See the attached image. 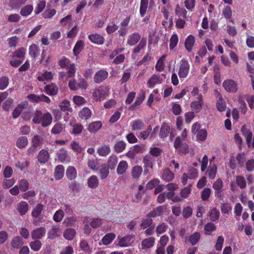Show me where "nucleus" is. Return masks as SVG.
Masks as SVG:
<instances>
[{"label": "nucleus", "instance_id": "obj_34", "mask_svg": "<svg viewBox=\"0 0 254 254\" xmlns=\"http://www.w3.org/2000/svg\"><path fill=\"white\" fill-rule=\"evenodd\" d=\"M219 211L215 207L210 209L209 211V216L212 222H215L217 221L219 218Z\"/></svg>", "mask_w": 254, "mask_h": 254}, {"label": "nucleus", "instance_id": "obj_51", "mask_svg": "<svg viewBox=\"0 0 254 254\" xmlns=\"http://www.w3.org/2000/svg\"><path fill=\"white\" fill-rule=\"evenodd\" d=\"M126 147V143L124 141H119L114 146V150L117 153L123 152Z\"/></svg>", "mask_w": 254, "mask_h": 254}, {"label": "nucleus", "instance_id": "obj_30", "mask_svg": "<svg viewBox=\"0 0 254 254\" xmlns=\"http://www.w3.org/2000/svg\"><path fill=\"white\" fill-rule=\"evenodd\" d=\"M91 114L92 112L91 110L88 107H84L80 110L78 116L81 119L87 120L90 118Z\"/></svg>", "mask_w": 254, "mask_h": 254}, {"label": "nucleus", "instance_id": "obj_39", "mask_svg": "<svg viewBox=\"0 0 254 254\" xmlns=\"http://www.w3.org/2000/svg\"><path fill=\"white\" fill-rule=\"evenodd\" d=\"M116 235L113 233H110L105 235L102 238V241L104 245H108L112 243L115 238Z\"/></svg>", "mask_w": 254, "mask_h": 254}, {"label": "nucleus", "instance_id": "obj_21", "mask_svg": "<svg viewBox=\"0 0 254 254\" xmlns=\"http://www.w3.org/2000/svg\"><path fill=\"white\" fill-rule=\"evenodd\" d=\"M84 43L82 40H78L73 49V53L75 56H77L83 50L84 47Z\"/></svg>", "mask_w": 254, "mask_h": 254}, {"label": "nucleus", "instance_id": "obj_40", "mask_svg": "<svg viewBox=\"0 0 254 254\" xmlns=\"http://www.w3.org/2000/svg\"><path fill=\"white\" fill-rule=\"evenodd\" d=\"M216 230V225L212 222H208L205 225L204 227V230L205 235H209L212 232Z\"/></svg>", "mask_w": 254, "mask_h": 254}, {"label": "nucleus", "instance_id": "obj_62", "mask_svg": "<svg viewBox=\"0 0 254 254\" xmlns=\"http://www.w3.org/2000/svg\"><path fill=\"white\" fill-rule=\"evenodd\" d=\"M15 183V180L14 178L10 179H4L2 182V187L4 189H9Z\"/></svg>", "mask_w": 254, "mask_h": 254}, {"label": "nucleus", "instance_id": "obj_60", "mask_svg": "<svg viewBox=\"0 0 254 254\" xmlns=\"http://www.w3.org/2000/svg\"><path fill=\"white\" fill-rule=\"evenodd\" d=\"M61 110L62 111H69L71 110L70 102L67 100H64L62 102L60 105Z\"/></svg>", "mask_w": 254, "mask_h": 254}, {"label": "nucleus", "instance_id": "obj_7", "mask_svg": "<svg viewBox=\"0 0 254 254\" xmlns=\"http://www.w3.org/2000/svg\"><path fill=\"white\" fill-rule=\"evenodd\" d=\"M108 72L105 69H101L96 72L94 76V81L96 83H100L108 77Z\"/></svg>", "mask_w": 254, "mask_h": 254}, {"label": "nucleus", "instance_id": "obj_56", "mask_svg": "<svg viewBox=\"0 0 254 254\" xmlns=\"http://www.w3.org/2000/svg\"><path fill=\"white\" fill-rule=\"evenodd\" d=\"M66 76L68 78L73 77L75 76V68L74 64H70L67 67H66Z\"/></svg>", "mask_w": 254, "mask_h": 254}, {"label": "nucleus", "instance_id": "obj_41", "mask_svg": "<svg viewBox=\"0 0 254 254\" xmlns=\"http://www.w3.org/2000/svg\"><path fill=\"white\" fill-rule=\"evenodd\" d=\"M148 5V0H141L139 13L141 17H143L147 11Z\"/></svg>", "mask_w": 254, "mask_h": 254}, {"label": "nucleus", "instance_id": "obj_11", "mask_svg": "<svg viewBox=\"0 0 254 254\" xmlns=\"http://www.w3.org/2000/svg\"><path fill=\"white\" fill-rule=\"evenodd\" d=\"M46 230L45 227H41L33 230L31 232V237L34 240L41 239L46 234Z\"/></svg>", "mask_w": 254, "mask_h": 254}, {"label": "nucleus", "instance_id": "obj_31", "mask_svg": "<svg viewBox=\"0 0 254 254\" xmlns=\"http://www.w3.org/2000/svg\"><path fill=\"white\" fill-rule=\"evenodd\" d=\"M166 58V55L162 56L157 61L155 65V69L156 71L161 72L165 68L164 61Z\"/></svg>", "mask_w": 254, "mask_h": 254}, {"label": "nucleus", "instance_id": "obj_32", "mask_svg": "<svg viewBox=\"0 0 254 254\" xmlns=\"http://www.w3.org/2000/svg\"><path fill=\"white\" fill-rule=\"evenodd\" d=\"M33 10V6L31 4H27L20 9V14L24 17H27L30 15Z\"/></svg>", "mask_w": 254, "mask_h": 254}, {"label": "nucleus", "instance_id": "obj_26", "mask_svg": "<svg viewBox=\"0 0 254 254\" xmlns=\"http://www.w3.org/2000/svg\"><path fill=\"white\" fill-rule=\"evenodd\" d=\"M64 168L62 165H58L55 170L54 176L56 180L61 179L64 175Z\"/></svg>", "mask_w": 254, "mask_h": 254}, {"label": "nucleus", "instance_id": "obj_45", "mask_svg": "<svg viewBox=\"0 0 254 254\" xmlns=\"http://www.w3.org/2000/svg\"><path fill=\"white\" fill-rule=\"evenodd\" d=\"M127 168V163L126 161H121L117 167V172L119 175L123 174Z\"/></svg>", "mask_w": 254, "mask_h": 254}, {"label": "nucleus", "instance_id": "obj_33", "mask_svg": "<svg viewBox=\"0 0 254 254\" xmlns=\"http://www.w3.org/2000/svg\"><path fill=\"white\" fill-rule=\"evenodd\" d=\"M40 49L38 45L33 44L29 47V54L35 59L39 54Z\"/></svg>", "mask_w": 254, "mask_h": 254}, {"label": "nucleus", "instance_id": "obj_1", "mask_svg": "<svg viewBox=\"0 0 254 254\" xmlns=\"http://www.w3.org/2000/svg\"><path fill=\"white\" fill-rule=\"evenodd\" d=\"M53 117L48 112L43 113L41 111L36 110L34 113L32 122L36 124L40 125L43 127L49 126L52 123Z\"/></svg>", "mask_w": 254, "mask_h": 254}, {"label": "nucleus", "instance_id": "obj_53", "mask_svg": "<svg viewBox=\"0 0 254 254\" xmlns=\"http://www.w3.org/2000/svg\"><path fill=\"white\" fill-rule=\"evenodd\" d=\"M31 249L35 252H37L40 250L42 247V244L41 241L39 240H36L33 242H31L30 244Z\"/></svg>", "mask_w": 254, "mask_h": 254}, {"label": "nucleus", "instance_id": "obj_47", "mask_svg": "<svg viewBox=\"0 0 254 254\" xmlns=\"http://www.w3.org/2000/svg\"><path fill=\"white\" fill-rule=\"evenodd\" d=\"M236 184L241 189L246 188L247 182L244 177L242 176H237L236 177Z\"/></svg>", "mask_w": 254, "mask_h": 254}, {"label": "nucleus", "instance_id": "obj_19", "mask_svg": "<svg viewBox=\"0 0 254 254\" xmlns=\"http://www.w3.org/2000/svg\"><path fill=\"white\" fill-rule=\"evenodd\" d=\"M212 188L215 190V195L217 197L218 194L222 192L223 188V183L221 179L220 178L217 179L213 183Z\"/></svg>", "mask_w": 254, "mask_h": 254}, {"label": "nucleus", "instance_id": "obj_3", "mask_svg": "<svg viewBox=\"0 0 254 254\" xmlns=\"http://www.w3.org/2000/svg\"><path fill=\"white\" fill-rule=\"evenodd\" d=\"M174 147L181 155L186 154L189 152V146L181 140L180 136H178L174 142Z\"/></svg>", "mask_w": 254, "mask_h": 254}, {"label": "nucleus", "instance_id": "obj_37", "mask_svg": "<svg viewBox=\"0 0 254 254\" xmlns=\"http://www.w3.org/2000/svg\"><path fill=\"white\" fill-rule=\"evenodd\" d=\"M88 187L91 189L97 188L99 185V181L97 176H91L88 180Z\"/></svg>", "mask_w": 254, "mask_h": 254}, {"label": "nucleus", "instance_id": "obj_5", "mask_svg": "<svg viewBox=\"0 0 254 254\" xmlns=\"http://www.w3.org/2000/svg\"><path fill=\"white\" fill-rule=\"evenodd\" d=\"M190 64L187 61L183 60L181 61V65L180 66L178 74L180 78H186L189 72Z\"/></svg>", "mask_w": 254, "mask_h": 254}, {"label": "nucleus", "instance_id": "obj_20", "mask_svg": "<svg viewBox=\"0 0 254 254\" xmlns=\"http://www.w3.org/2000/svg\"><path fill=\"white\" fill-rule=\"evenodd\" d=\"M155 243V238L151 237L144 239L141 243V246L142 249H149L152 247Z\"/></svg>", "mask_w": 254, "mask_h": 254}, {"label": "nucleus", "instance_id": "obj_44", "mask_svg": "<svg viewBox=\"0 0 254 254\" xmlns=\"http://www.w3.org/2000/svg\"><path fill=\"white\" fill-rule=\"evenodd\" d=\"M131 129L133 130L141 129L144 126L143 122L141 120H136L132 121L131 124Z\"/></svg>", "mask_w": 254, "mask_h": 254}, {"label": "nucleus", "instance_id": "obj_2", "mask_svg": "<svg viewBox=\"0 0 254 254\" xmlns=\"http://www.w3.org/2000/svg\"><path fill=\"white\" fill-rule=\"evenodd\" d=\"M109 92V88L108 86H99L93 92V99L96 102L102 101L108 95Z\"/></svg>", "mask_w": 254, "mask_h": 254}, {"label": "nucleus", "instance_id": "obj_4", "mask_svg": "<svg viewBox=\"0 0 254 254\" xmlns=\"http://www.w3.org/2000/svg\"><path fill=\"white\" fill-rule=\"evenodd\" d=\"M224 89L228 93H236L238 90V84L233 79L225 80L222 84Z\"/></svg>", "mask_w": 254, "mask_h": 254}, {"label": "nucleus", "instance_id": "obj_15", "mask_svg": "<svg viewBox=\"0 0 254 254\" xmlns=\"http://www.w3.org/2000/svg\"><path fill=\"white\" fill-rule=\"evenodd\" d=\"M140 38L141 36L138 33H133L128 36L127 44L131 46H134L139 42Z\"/></svg>", "mask_w": 254, "mask_h": 254}, {"label": "nucleus", "instance_id": "obj_24", "mask_svg": "<svg viewBox=\"0 0 254 254\" xmlns=\"http://www.w3.org/2000/svg\"><path fill=\"white\" fill-rule=\"evenodd\" d=\"M23 241L19 236H16L13 238L11 242V247L16 249H18L23 245Z\"/></svg>", "mask_w": 254, "mask_h": 254}, {"label": "nucleus", "instance_id": "obj_28", "mask_svg": "<svg viewBox=\"0 0 254 254\" xmlns=\"http://www.w3.org/2000/svg\"><path fill=\"white\" fill-rule=\"evenodd\" d=\"M17 210L21 215H25L28 210V203L26 201H21L17 205Z\"/></svg>", "mask_w": 254, "mask_h": 254}, {"label": "nucleus", "instance_id": "obj_22", "mask_svg": "<svg viewBox=\"0 0 254 254\" xmlns=\"http://www.w3.org/2000/svg\"><path fill=\"white\" fill-rule=\"evenodd\" d=\"M174 178V174L169 168L165 169L162 174V179L166 182H170Z\"/></svg>", "mask_w": 254, "mask_h": 254}, {"label": "nucleus", "instance_id": "obj_43", "mask_svg": "<svg viewBox=\"0 0 254 254\" xmlns=\"http://www.w3.org/2000/svg\"><path fill=\"white\" fill-rule=\"evenodd\" d=\"M27 0H9V5L13 8H20Z\"/></svg>", "mask_w": 254, "mask_h": 254}, {"label": "nucleus", "instance_id": "obj_42", "mask_svg": "<svg viewBox=\"0 0 254 254\" xmlns=\"http://www.w3.org/2000/svg\"><path fill=\"white\" fill-rule=\"evenodd\" d=\"M217 171V168L215 165L212 166H209L206 171L208 177L210 179L213 180L215 178Z\"/></svg>", "mask_w": 254, "mask_h": 254}, {"label": "nucleus", "instance_id": "obj_36", "mask_svg": "<svg viewBox=\"0 0 254 254\" xmlns=\"http://www.w3.org/2000/svg\"><path fill=\"white\" fill-rule=\"evenodd\" d=\"M110 148L108 145H102L97 150V153L100 156H106L110 152Z\"/></svg>", "mask_w": 254, "mask_h": 254}, {"label": "nucleus", "instance_id": "obj_59", "mask_svg": "<svg viewBox=\"0 0 254 254\" xmlns=\"http://www.w3.org/2000/svg\"><path fill=\"white\" fill-rule=\"evenodd\" d=\"M146 45V41L144 39H142L138 45L133 49V53L136 54L140 52V51L144 49Z\"/></svg>", "mask_w": 254, "mask_h": 254}, {"label": "nucleus", "instance_id": "obj_61", "mask_svg": "<svg viewBox=\"0 0 254 254\" xmlns=\"http://www.w3.org/2000/svg\"><path fill=\"white\" fill-rule=\"evenodd\" d=\"M118 162V158L116 156H111L109 157L108 161V168L114 169Z\"/></svg>", "mask_w": 254, "mask_h": 254}, {"label": "nucleus", "instance_id": "obj_50", "mask_svg": "<svg viewBox=\"0 0 254 254\" xmlns=\"http://www.w3.org/2000/svg\"><path fill=\"white\" fill-rule=\"evenodd\" d=\"M57 155L59 160L61 162H64L66 160L68 154L67 151L64 149H61L58 151Z\"/></svg>", "mask_w": 254, "mask_h": 254}, {"label": "nucleus", "instance_id": "obj_23", "mask_svg": "<svg viewBox=\"0 0 254 254\" xmlns=\"http://www.w3.org/2000/svg\"><path fill=\"white\" fill-rule=\"evenodd\" d=\"M102 126L100 121L93 122L88 125L87 129L90 132H96L101 128Z\"/></svg>", "mask_w": 254, "mask_h": 254}, {"label": "nucleus", "instance_id": "obj_8", "mask_svg": "<svg viewBox=\"0 0 254 254\" xmlns=\"http://www.w3.org/2000/svg\"><path fill=\"white\" fill-rule=\"evenodd\" d=\"M88 39L93 44L101 45L105 42V38L104 37L99 33L90 34L88 36Z\"/></svg>", "mask_w": 254, "mask_h": 254}, {"label": "nucleus", "instance_id": "obj_49", "mask_svg": "<svg viewBox=\"0 0 254 254\" xmlns=\"http://www.w3.org/2000/svg\"><path fill=\"white\" fill-rule=\"evenodd\" d=\"M44 206L41 203H38L32 211V216L34 218L38 217L43 210Z\"/></svg>", "mask_w": 254, "mask_h": 254}, {"label": "nucleus", "instance_id": "obj_58", "mask_svg": "<svg viewBox=\"0 0 254 254\" xmlns=\"http://www.w3.org/2000/svg\"><path fill=\"white\" fill-rule=\"evenodd\" d=\"M207 132L205 129H200L197 132L196 138L199 141H204L206 139Z\"/></svg>", "mask_w": 254, "mask_h": 254}, {"label": "nucleus", "instance_id": "obj_9", "mask_svg": "<svg viewBox=\"0 0 254 254\" xmlns=\"http://www.w3.org/2000/svg\"><path fill=\"white\" fill-rule=\"evenodd\" d=\"M163 80V79L160 78V76L159 75L154 74L148 80L147 82V86L150 88H152L156 84H161Z\"/></svg>", "mask_w": 254, "mask_h": 254}, {"label": "nucleus", "instance_id": "obj_52", "mask_svg": "<svg viewBox=\"0 0 254 254\" xmlns=\"http://www.w3.org/2000/svg\"><path fill=\"white\" fill-rule=\"evenodd\" d=\"M142 172V168L140 166H135L131 171V175L133 178H138Z\"/></svg>", "mask_w": 254, "mask_h": 254}, {"label": "nucleus", "instance_id": "obj_18", "mask_svg": "<svg viewBox=\"0 0 254 254\" xmlns=\"http://www.w3.org/2000/svg\"><path fill=\"white\" fill-rule=\"evenodd\" d=\"M60 235V229L59 226L53 225L50 230L48 232V238L53 240Z\"/></svg>", "mask_w": 254, "mask_h": 254}, {"label": "nucleus", "instance_id": "obj_13", "mask_svg": "<svg viewBox=\"0 0 254 254\" xmlns=\"http://www.w3.org/2000/svg\"><path fill=\"white\" fill-rule=\"evenodd\" d=\"M195 42V39L192 35H189L185 42V47L189 53H190Z\"/></svg>", "mask_w": 254, "mask_h": 254}, {"label": "nucleus", "instance_id": "obj_55", "mask_svg": "<svg viewBox=\"0 0 254 254\" xmlns=\"http://www.w3.org/2000/svg\"><path fill=\"white\" fill-rule=\"evenodd\" d=\"M211 190L210 188H205L201 192V198L203 201H207L210 197Z\"/></svg>", "mask_w": 254, "mask_h": 254}, {"label": "nucleus", "instance_id": "obj_38", "mask_svg": "<svg viewBox=\"0 0 254 254\" xmlns=\"http://www.w3.org/2000/svg\"><path fill=\"white\" fill-rule=\"evenodd\" d=\"M109 174V168L106 164H103L99 169V176L101 179H106Z\"/></svg>", "mask_w": 254, "mask_h": 254}, {"label": "nucleus", "instance_id": "obj_46", "mask_svg": "<svg viewBox=\"0 0 254 254\" xmlns=\"http://www.w3.org/2000/svg\"><path fill=\"white\" fill-rule=\"evenodd\" d=\"M17 185L21 191L25 192L28 190L29 184L26 180L21 179L18 181Z\"/></svg>", "mask_w": 254, "mask_h": 254}, {"label": "nucleus", "instance_id": "obj_57", "mask_svg": "<svg viewBox=\"0 0 254 254\" xmlns=\"http://www.w3.org/2000/svg\"><path fill=\"white\" fill-rule=\"evenodd\" d=\"M80 247L82 251L88 254H90L92 252V250L90 248L88 242L85 240H83L80 242Z\"/></svg>", "mask_w": 254, "mask_h": 254}, {"label": "nucleus", "instance_id": "obj_29", "mask_svg": "<svg viewBox=\"0 0 254 254\" xmlns=\"http://www.w3.org/2000/svg\"><path fill=\"white\" fill-rule=\"evenodd\" d=\"M77 175V172L75 168L73 166H69L66 171V176L70 180H74Z\"/></svg>", "mask_w": 254, "mask_h": 254}, {"label": "nucleus", "instance_id": "obj_16", "mask_svg": "<svg viewBox=\"0 0 254 254\" xmlns=\"http://www.w3.org/2000/svg\"><path fill=\"white\" fill-rule=\"evenodd\" d=\"M50 155L48 151L45 149H42L38 155V160L41 164L47 162L49 159Z\"/></svg>", "mask_w": 254, "mask_h": 254}, {"label": "nucleus", "instance_id": "obj_25", "mask_svg": "<svg viewBox=\"0 0 254 254\" xmlns=\"http://www.w3.org/2000/svg\"><path fill=\"white\" fill-rule=\"evenodd\" d=\"M170 130V126L166 123H163L161 127L159 136L161 138L166 137Z\"/></svg>", "mask_w": 254, "mask_h": 254}, {"label": "nucleus", "instance_id": "obj_48", "mask_svg": "<svg viewBox=\"0 0 254 254\" xmlns=\"http://www.w3.org/2000/svg\"><path fill=\"white\" fill-rule=\"evenodd\" d=\"M75 233L74 229L68 228L64 231V236L66 240H71L74 237Z\"/></svg>", "mask_w": 254, "mask_h": 254}, {"label": "nucleus", "instance_id": "obj_6", "mask_svg": "<svg viewBox=\"0 0 254 254\" xmlns=\"http://www.w3.org/2000/svg\"><path fill=\"white\" fill-rule=\"evenodd\" d=\"M214 92L217 98L216 104L217 109L221 112L225 111L226 109V105L224 101L222 95L217 90H215Z\"/></svg>", "mask_w": 254, "mask_h": 254}, {"label": "nucleus", "instance_id": "obj_63", "mask_svg": "<svg viewBox=\"0 0 254 254\" xmlns=\"http://www.w3.org/2000/svg\"><path fill=\"white\" fill-rule=\"evenodd\" d=\"M9 80L8 77L5 76L0 78V90H4L7 87Z\"/></svg>", "mask_w": 254, "mask_h": 254}, {"label": "nucleus", "instance_id": "obj_17", "mask_svg": "<svg viewBox=\"0 0 254 254\" xmlns=\"http://www.w3.org/2000/svg\"><path fill=\"white\" fill-rule=\"evenodd\" d=\"M154 159L152 157L149 155H145L143 159L144 164V172H148V168H153Z\"/></svg>", "mask_w": 254, "mask_h": 254}, {"label": "nucleus", "instance_id": "obj_54", "mask_svg": "<svg viewBox=\"0 0 254 254\" xmlns=\"http://www.w3.org/2000/svg\"><path fill=\"white\" fill-rule=\"evenodd\" d=\"M179 41L178 35L174 34L172 35L170 39L169 47L170 50H173L178 44Z\"/></svg>", "mask_w": 254, "mask_h": 254}, {"label": "nucleus", "instance_id": "obj_14", "mask_svg": "<svg viewBox=\"0 0 254 254\" xmlns=\"http://www.w3.org/2000/svg\"><path fill=\"white\" fill-rule=\"evenodd\" d=\"M133 237L132 235H127L121 238L119 242V245L121 247H127L133 242Z\"/></svg>", "mask_w": 254, "mask_h": 254}, {"label": "nucleus", "instance_id": "obj_12", "mask_svg": "<svg viewBox=\"0 0 254 254\" xmlns=\"http://www.w3.org/2000/svg\"><path fill=\"white\" fill-rule=\"evenodd\" d=\"M166 209L165 205H162L157 207L151 211L147 215V217L151 218L161 216L164 210Z\"/></svg>", "mask_w": 254, "mask_h": 254}, {"label": "nucleus", "instance_id": "obj_10", "mask_svg": "<svg viewBox=\"0 0 254 254\" xmlns=\"http://www.w3.org/2000/svg\"><path fill=\"white\" fill-rule=\"evenodd\" d=\"M44 91L50 96H55L59 92V87L55 83H52L44 87Z\"/></svg>", "mask_w": 254, "mask_h": 254}, {"label": "nucleus", "instance_id": "obj_27", "mask_svg": "<svg viewBox=\"0 0 254 254\" xmlns=\"http://www.w3.org/2000/svg\"><path fill=\"white\" fill-rule=\"evenodd\" d=\"M28 143V140L26 136H20L17 138L16 142V146L19 149L25 148Z\"/></svg>", "mask_w": 254, "mask_h": 254}, {"label": "nucleus", "instance_id": "obj_64", "mask_svg": "<svg viewBox=\"0 0 254 254\" xmlns=\"http://www.w3.org/2000/svg\"><path fill=\"white\" fill-rule=\"evenodd\" d=\"M64 217V212L62 210H57L54 215L53 219L56 222L61 221Z\"/></svg>", "mask_w": 254, "mask_h": 254}, {"label": "nucleus", "instance_id": "obj_35", "mask_svg": "<svg viewBox=\"0 0 254 254\" xmlns=\"http://www.w3.org/2000/svg\"><path fill=\"white\" fill-rule=\"evenodd\" d=\"M200 239V234L196 232L190 236L188 238L189 242L191 245L194 246L197 244Z\"/></svg>", "mask_w": 254, "mask_h": 254}]
</instances>
